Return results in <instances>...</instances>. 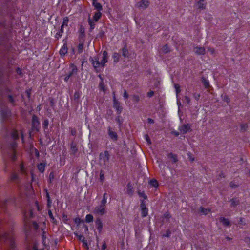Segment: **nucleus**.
Here are the masks:
<instances>
[{"mask_svg":"<svg viewBox=\"0 0 250 250\" xmlns=\"http://www.w3.org/2000/svg\"><path fill=\"white\" fill-rule=\"evenodd\" d=\"M202 83L206 88L208 89L209 90V88H211L208 79H202Z\"/></svg>","mask_w":250,"mask_h":250,"instance_id":"obj_34","label":"nucleus"},{"mask_svg":"<svg viewBox=\"0 0 250 250\" xmlns=\"http://www.w3.org/2000/svg\"><path fill=\"white\" fill-rule=\"evenodd\" d=\"M99 89L101 91H103L104 93H105L106 91V87L104 84V83L103 82V79H101V82L99 83Z\"/></svg>","mask_w":250,"mask_h":250,"instance_id":"obj_24","label":"nucleus"},{"mask_svg":"<svg viewBox=\"0 0 250 250\" xmlns=\"http://www.w3.org/2000/svg\"><path fill=\"white\" fill-rule=\"evenodd\" d=\"M171 234V231L169 229H167L166 233L163 235V237H169Z\"/></svg>","mask_w":250,"mask_h":250,"instance_id":"obj_55","label":"nucleus"},{"mask_svg":"<svg viewBox=\"0 0 250 250\" xmlns=\"http://www.w3.org/2000/svg\"><path fill=\"white\" fill-rule=\"evenodd\" d=\"M149 184L154 188H157L159 186L158 181L154 179H153L149 181Z\"/></svg>","mask_w":250,"mask_h":250,"instance_id":"obj_35","label":"nucleus"},{"mask_svg":"<svg viewBox=\"0 0 250 250\" xmlns=\"http://www.w3.org/2000/svg\"><path fill=\"white\" fill-rule=\"evenodd\" d=\"M32 129L36 131H39L40 129V123L38 117L36 115H33L32 116Z\"/></svg>","mask_w":250,"mask_h":250,"instance_id":"obj_5","label":"nucleus"},{"mask_svg":"<svg viewBox=\"0 0 250 250\" xmlns=\"http://www.w3.org/2000/svg\"><path fill=\"white\" fill-rule=\"evenodd\" d=\"M11 181L15 183H18L19 182V178L17 173L13 172L11 173L10 177Z\"/></svg>","mask_w":250,"mask_h":250,"instance_id":"obj_17","label":"nucleus"},{"mask_svg":"<svg viewBox=\"0 0 250 250\" xmlns=\"http://www.w3.org/2000/svg\"><path fill=\"white\" fill-rule=\"evenodd\" d=\"M161 51L164 54H167V53L169 52L170 51V50L169 48V47H168L167 45L165 44L161 48Z\"/></svg>","mask_w":250,"mask_h":250,"instance_id":"obj_31","label":"nucleus"},{"mask_svg":"<svg viewBox=\"0 0 250 250\" xmlns=\"http://www.w3.org/2000/svg\"><path fill=\"white\" fill-rule=\"evenodd\" d=\"M105 206L100 204L96 207L94 209V213L98 215H103L106 213Z\"/></svg>","mask_w":250,"mask_h":250,"instance_id":"obj_7","label":"nucleus"},{"mask_svg":"<svg viewBox=\"0 0 250 250\" xmlns=\"http://www.w3.org/2000/svg\"><path fill=\"white\" fill-rule=\"evenodd\" d=\"M50 105L51 107L54 108V99L52 98H49Z\"/></svg>","mask_w":250,"mask_h":250,"instance_id":"obj_59","label":"nucleus"},{"mask_svg":"<svg viewBox=\"0 0 250 250\" xmlns=\"http://www.w3.org/2000/svg\"><path fill=\"white\" fill-rule=\"evenodd\" d=\"M122 55L125 58L128 56V51L127 49L126 45H125L124 47L122 49Z\"/></svg>","mask_w":250,"mask_h":250,"instance_id":"obj_36","label":"nucleus"},{"mask_svg":"<svg viewBox=\"0 0 250 250\" xmlns=\"http://www.w3.org/2000/svg\"><path fill=\"white\" fill-rule=\"evenodd\" d=\"M200 211L204 215H207L210 211V210L209 209L205 208L203 207H201L200 208Z\"/></svg>","mask_w":250,"mask_h":250,"instance_id":"obj_39","label":"nucleus"},{"mask_svg":"<svg viewBox=\"0 0 250 250\" xmlns=\"http://www.w3.org/2000/svg\"><path fill=\"white\" fill-rule=\"evenodd\" d=\"M154 95V92L153 91H150L147 93V96L148 98H151Z\"/></svg>","mask_w":250,"mask_h":250,"instance_id":"obj_62","label":"nucleus"},{"mask_svg":"<svg viewBox=\"0 0 250 250\" xmlns=\"http://www.w3.org/2000/svg\"><path fill=\"white\" fill-rule=\"evenodd\" d=\"M102 16V13L101 11H97L95 13L94 15L93 16V20L97 22L98 20L101 18Z\"/></svg>","mask_w":250,"mask_h":250,"instance_id":"obj_27","label":"nucleus"},{"mask_svg":"<svg viewBox=\"0 0 250 250\" xmlns=\"http://www.w3.org/2000/svg\"><path fill=\"white\" fill-rule=\"evenodd\" d=\"M108 134L110 138L114 141H116L118 140V135L116 132L111 130V127H108Z\"/></svg>","mask_w":250,"mask_h":250,"instance_id":"obj_10","label":"nucleus"},{"mask_svg":"<svg viewBox=\"0 0 250 250\" xmlns=\"http://www.w3.org/2000/svg\"><path fill=\"white\" fill-rule=\"evenodd\" d=\"M11 159L13 161H15L16 159V152L13 150L12 151V154H11Z\"/></svg>","mask_w":250,"mask_h":250,"instance_id":"obj_57","label":"nucleus"},{"mask_svg":"<svg viewBox=\"0 0 250 250\" xmlns=\"http://www.w3.org/2000/svg\"><path fill=\"white\" fill-rule=\"evenodd\" d=\"M109 158L110 154L107 150H105L104 153H101L100 154V160L101 162H103V164L105 166L108 164Z\"/></svg>","mask_w":250,"mask_h":250,"instance_id":"obj_6","label":"nucleus"},{"mask_svg":"<svg viewBox=\"0 0 250 250\" xmlns=\"http://www.w3.org/2000/svg\"><path fill=\"white\" fill-rule=\"evenodd\" d=\"M92 5L94 7V8L97 10V11H101L103 10V7L101 3L97 2L96 1H92Z\"/></svg>","mask_w":250,"mask_h":250,"instance_id":"obj_19","label":"nucleus"},{"mask_svg":"<svg viewBox=\"0 0 250 250\" xmlns=\"http://www.w3.org/2000/svg\"><path fill=\"white\" fill-rule=\"evenodd\" d=\"M149 2L146 0H142L138 3V6L143 9H146L149 6Z\"/></svg>","mask_w":250,"mask_h":250,"instance_id":"obj_12","label":"nucleus"},{"mask_svg":"<svg viewBox=\"0 0 250 250\" xmlns=\"http://www.w3.org/2000/svg\"><path fill=\"white\" fill-rule=\"evenodd\" d=\"M25 92H26V94L28 98L30 100V97H31V89H28Z\"/></svg>","mask_w":250,"mask_h":250,"instance_id":"obj_63","label":"nucleus"},{"mask_svg":"<svg viewBox=\"0 0 250 250\" xmlns=\"http://www.w3.org/2000/svg\"><path fill=\"white\" fill-rule=\"evenodd\" d=\"M138 194L140 197H143L144 199H146L147 198V196L145 195L144 192H141L140 191H138Z\"/></svg>","mask_w":250,"mask_h":250,"instance_id":"obj_56","label":"nucleus"},{"mask_svg":"<svg viewBox=\"0 0 250 250\" xmlns=\"http://www.w3.org/2000/svg\"><path fill=\"white\" fill-rule=\"evenodd\" d=\"M3 14H11L13 11L15 10V3L12 1H6L3 7Z\"/></svg>","mask_w":250,"mask_h":250,"instance_id":"obj_3","label":"nucleus"},{"mask_svg":"<svg viewBox=\"0 0 250 250\" xmlns=\"http://www.w3.org/2000/svg\"><path fill=\"white\" fill-rule=\"evenodd\" d=\"M69 71L68 75L65 78H69L70 77H75L76 76L78 69L76 65L73 64H71L69 67Z\"/></svg>","mask_w":250,"mask_h":250,"instance_id":"obj_8","label":"nucleus"},{"mask_svg":"<svg viewBox=\"0 0 250 250\" xmlns=\"http://www.w3.org/2000/svg\"><path fill=\"white\" fill-rule=\"evenodd\" d=\"M84 40L85 39L79 40L80 43L78 46V53L79 54H81L83 52Z\"/></svg>","mask_w":250,"mask_h":250,"instance_id":"obj_20","label":"nucleus"},{"mask_svg":"<svg viewBox=\"0 0 250 250\" xmlns=\"http://www.w3.org/2000/svg\"><path fill=\"white\" fill-rule=\"evenodd\" d=\"M74 222L76 224H77V226H79L81 223H83V220H82L81 218L77 217L74 219Z\"/></svg>","mask_w":250,"mask_h":250,"instance_id":"obj_49","label":"nucleus"},{"mask_svg":"<svg viewBox=\"0 0 250 250\" xmlns=\"http://www.w3.org/2000/svg\"><path fill=\"white\" fill-rule=\"evenodd\" d=\"M203 1L200 0L197 2V5L200 9H205L206 8V5L202 2Z\"/></svg>","mask_w":250,"mask_h":250,"instance_id":"obj_37","label":"nucleus"},{"mask_svg":"<svg viewBox=\"0 0 250 250\" xmlns=\"http://www.w3.org/2000/svg\"><path fill=\"white\" fill-rule=\"evenodd\" d=\"M231 206L232 207H236L239 204L240 201L237 198H233L230 200Z\"/></svg>","mask_w":250,"mask_h":250,"instance_id":"obj_26","label":"nucleus"},{"mask_svg":"<svg viewBox=\"0 0 250 250\" xmlns=\"http://www.w3.org/2000/svg\"><path fill=\"white\" fill-rule=\"evenodd\" d=\"M127 187V192L128 194L129 195H132L133 194L134 190L133 188L131 185L130 183H128L126 186Z\"/></svg>","mask_w":250,"mask_h":250,"instance_id":"obj_23","label":"nucleus"},{"mask_svg":"<svg viewBox=\"0 0 250 250\" xmlns=\"http://www.w3.org/2000/svg\"><path fill=\"white\" fill-rule=\"evenodd\" d=\"M18 95V92L16 93L15 91L8 88L6 89V97H7L9 102L13 106H15L16 105L15 99Z\"/></svg>","mask_w":250,"mask_h":250,"instance_id":"obj_4","label":"nucleus"},{"mask_svg":"<svg viewBox=\"0 0 250 250\" xmlns=\"http://www.w3.org/2000/svg\"><path fill=\"white\" fill-rule=\"evenodd\" d=\"M1 114L3 118H6L9 115L10 111L7 108H2L0 110Z\"/></svg>","mask_w":250,"mask_h":250,"instance_id":"obj_18","label":"nucleus"},{"mask_svg":"<svg viewBox=\"0 0 250 250\" xmlns=\"http://www.w3.org/2000/svg\"><path fill=\"white\" fill-rule=\"evenodd\" d=\"M120 55L118 53H114L113 55V58L114 59V62L117 63L119 61V57Z\"/></svg>","mask_w":250,"mask_h":250,"instance_id":"obj_43","label":"nucleus"},{"mask_svg":"<svg viewBox=\"0 0 250 250\" xmlns=\"http://www.w3.org/2000/svg\"><path fill=\"white\" fill-rule=\"evenodd\" d=\"M88 22L90 25V28H89V32H92V31L93 30V29L95 27V23L93 22V21L90 19V16H89L88 19Z\"/></svg>","mask_w":250,"mask_h":250,"instance_id":"obj_29","label":"nucleus"},{"mask_svg":"<svg viewBox=\"0 0 250 250\" xmlns=\"http://www.w3.org/2000/svg\"><path fill=\"white\" fill-rule=\"evenodd\" d=\"M107 198H108L107 194L106 193H104L103 195V199H102V201H101L100 204H101L103 205H104L105 206L106 203L107 202Z\"/></svg>","mask_w":250,"mask_h":250,"instance_id":"obj_33","label":"nucleus"},{"mask_svg":"<svg viewBox=\"0 0 250 250\" xmlns=\"http://www.w3.org/2000/svg\"><path fill=\"white\" fill-rule=\"evenodd\" d=\"M174 88L176 90V94L178 95L181 91L180 86L179 84L174 83Z\"/></svg>","mask_w":250,"mask_h":250,"instance_id":"obj_47","label":"nucleus"},{"mask_svg":"<svg viewBox=\"0 0 250 250\" xmlns=\"http://www.w3.org/2000/svg\"><path fill=\"white\" fill-rule=\"evenodd\" d=\"M85 221L87 223H90L93 221V217L91 214H88L85 217Z\"/></svg>","mask_w":250,"mask_h":250,"instance_id":"obj_42","label":"nucleus"},{"mask_svg":"<svg viewBox=\"0 0 250 250\" xmlns=\"http://www.w3.org/2000/svg\"><path fill=\"white\" fill-rule=\"evenodd\" d=\"M145 138H146V140L147 141V143L148 144H151V140H150L149 137L148 136V135L147 134L145 135Z\"/></svg>","mask_w":250,"mask_h":250,"instance_id":"obj_64","label":"nucleus"},{"mask_svg":"<svg viewBox=\"0 0 250 250\" xmlns=\"http://www.w3.org/2000/svg\"><path fill=\"white\" fill-rule=\"evenodd\" d=\"M48 124L49 121L48 119L44 120L42 124V126L44 130H45L48 128Z\"/></svg>","mask_w":250,"mask_h":250,"instance_id":"obj_46","label":"nucleus"},{"mask_svg":"<svg viewBox=\"0 0 250 250\" xmlns=\"http://www.w3.org/2000/svg\"><path fill=\"white\" fill-rule=\"evenodd\" d=\"M80 35H79V40L85 39V29L84 28L81 26L80 29Z\"/></svg>","mask_w":250,"mask_h":250,"instance_id":"obj_22","label":"nucleus"},{"mask_svg":"<svg viewBox=\"0 0 250 250\" xmlns=\"http://www.w3.org/2000/svg\"><path fill=\"white\" fill-rule=\"evenodd\" d=\"M48 215H49V217L50 218V219H51L52 222L53 223L57 224V220L53 217V214L50 210H48Z\"/></svg>","mask_w":250,"mask_h":250,"instance_id":"obj_44","label":"nucleus"},{"mask_svg":"<svg viewBox=\"0 0 250 250\" xmlns=\"http://www.w3.org/2000/svg\"><path fill=\"white\" fill-rule=\"evenodd\" d=\"M219 220L220 222L225 226H230L231 225L230 221L227 218L221 217Z\"/></svg>","mask_w":250,"mask_h":250,"instance_id":"obj_21","label":"nucleus"},{"mask_svg":"<svg viewBox=\"0 0 250 250\" xmlns=\"http://www.w3.org/2000/svg\"><path fill=\"white\" fill-rule=\"evenodd\" d=\"M68 48L67 43H64L60 50V54L62 57H63L67 53Z\"/></svg>","mask_w":250,"mask_h":250,"instance_id":"obj_14","label":"nucleus"},{"mask_svg":"<svg viewBox=\"0 0 250 250\" xmlns=\"http://www.w3.org/2000/svg\"><path fill=\"white\" fill-rule=\"evenodd\" d=\"M146 201H144V200H142L141 201V205H140V207L141 208H146Z\"/></svg>","mask_w":250,"mask_h":250,"instance_id":"obj_54","label":"nucleus"},{"mask_svg":"<svg viewBox=\"0 0 250 250\" xmlns=\"http://www.w3.org/2000/svg\"><path fill=\"white\" fill-rule=\"evenodd\" d=\"M8 41L7 33H4L0 36V48L3 47L0 52V78L16 76L17 75L22 77V70L15 62L16 54Z\"/></svg>","mask_w":250,"mask_h":250,"instance_id":"obj_1","label":"nucleus"},{"mask_svg":"<svg viewBox=\"0 0 250 250\" xmlns=\"http://www.w3.org/2000/svg\"><path fill=\"white\" fill-rule=\"evenodd\" d=\"M94 60L91 57L89 58L90 62L92 63L95 70L98 71L100 68H104L105 63L108 61V53L106 51H104L103 53V58L101 62H99L98 58H95Z\"/></svg>","mask_w":250,"mask_h":250,"instance_id":"obj_2","label":"nucleus"},{"mask_svg":"<svg viewBox=\"0 0 250 250\" xmlns=\"http://www.w3.org/2000/svg\"><path fill=\"white\" fill-rule=\"evenodd\" d=\"M11 136L14 140H16L19 139L18 131L16 130L12 131L11 134Z\"/></svg>","mask_w":250,"mask_h":250,"instance_id":"obj_32","label":"nucleus"},{"mask_svg":"<svg viewBox=\"0 0 250 250\" xmlns=\"http://www.w3.org/2000/svg\"><path fill=\"white\" fill-rule=\"evenodd\" d=\"M54 175L53 172H50L49 175V182L51 183L52 180L54 179Z\"/></svg>","mask_w":250,"mask_h":250,"instance_id":"obj_60","label":"nucleus"},{"mask_svg":"<svg viewBox=\"0 0 250 250\" xmlns=\"http://www.w3.org/2000/svg\"><path fill=\"white\" fill-rule=\"evenodd\" d=\"M95 225L99 232H101L103 229V223L100 218H97L95 221Z\"/></svg>","mask_w":250,"mask_h":250,"instance_id":"obj_15","label":"nucleus"},{"mask_svg":"<svg viewBox=\"0 0 250 250\" xmlns=\"http://www.w3.org/2000/svg\"><path fill=\"white\" fill-rule=\"evenodd\" d=\"M238 224L239 225H243V226H245V225H246V223L245 222V219L243 218H240Z\"/></svg>","mask_w":250,"mask_h":250,"instance_id":"obj_58","label":"nucleus"},{"mask_svg":"<svg viewBox=\"0 0 250 250\" xmlns=\"http://www.w3.org/2000/svg\"><path fill=\"white\" fill-rule=\"evenodd\" d=\"M63 33V26H61V28L59 32L57 33L55 35V38L57 40H58L60 37H61L62 35V34Z\"/></svg>","mask_w":250,"mask_h":250,"instance_id":"obj_38","label":"nucleus"},{"mask_svg":"<svg viewBox=\"0 0 250 250\" xmlns=\"http://www.w3.org/2000/svg\"><path fill=\"white\" fill-rule=\"evenodd\" d=\"M230 187L232 188H238V185L233 182L230 183Z\"/></svg>","mask_w":250,"mask_h":250,"instance_id":"obj_61","label":"nucleus"},{"mask_svg":"<svg viewBox=\"0 0 250 250\" xmlns=\"http://www.w3.org/2000/svg\"><path fill=\"white\" fill-rule=\"evenodd\" d=\"M248 127L247 124H243L241 125L240 131L245 132Z\"/></svg>","mask_w":250,"mask_h":250,"instance_id":"obj_45","label":"nucleus"},{"mask_svg":"<svg viewBox=\"0 0 250 250\" xmlns=\"http://www.w3.org/2000/svg\"><path fill=\"white\" fill-rule=\"evenodd\" d=\"M68 22V18L67 17L64 18L63 19V23H62V25L61 26H63V28H64V26L65 25L67 26Z\"/></svg>","mask_w":250,"mask_h":250,"instance_id":"obj_53","label":"nucleus"},{"mask_svg":"<svg viewBox=\"0 0 250 250\" xmlns=\"http://www.w3.org/2000/svg\"><path fill=\"white\" fill-rule=\"evenodd\" d=\"M113 107L116 109L118 114H120L121 113L123 110V107L120 105V103L117 100H114V103H113Z\"/></svg>","mask_w":250,"mask_h":250,"instance_id":"obj_11","label":"nucleus"},{"mask_svg":"<svg viewBox=\"0 0 250 250\" xmlns=\"http://www.w3.org/2000/svg\"><path fill=\"white\" fill-rule=\"evenodd\" d=\"M77 151H78V147H77V143L73 141L71 143V146H70L71 153L73 155H75L76 154V153L77 152Z\"/></svg>","mask_w":250,"mask_h":250,"instance_id":"obj_13","label":"nucleus"},{"mask_svg":"<svg viewBox=\"0 0 250 250\" xmlns=\"http://www.w3.org/2000/svg\"><path fill=\"white\" fill-rule=\"evenodd\" d=\"M223 101L226 102L228 104H229L230 102V98L227 95H224L222 97Z\"/></svg>","mask_w":250,"mask_h":250,"instance_id":"obj_52","label":"nucleus"},{"mask_svg":"<svg viewBox=\"0 0 250 250\" xmlns=\"http://www.w3.org/2000/svg\"><path fill=\"white\" fill-rule=\"evenodd\" d=\"M80 97V93L78 91H76L74 95V100L78 102Z\"/></svg>","mask_w":250,"mask_h":250,"instance_id":"obj_50","label":"nucleus"},{"mask_svg":"<svg viewBox=\"0 0 250 250\" xmlns=\"http://www.w3.org/2000/svg\"><path fill=\"white\" fill-rule=\"evenodd\" d=\"M74 234L78 237L79 240L82 241L84 244L87 245L86 240H85L84 237L81 234H79L78 232H75Z\"/></svg>","mask_w":250,"mask_h":250,"instance_id":"obj_25","label":"nucleus"},{"mask_svg":"<svg viewBox=\"0 0 250 250\" xmlns=\"http://www.w3.org/2000/svg\"><path fill=\"white\" fill-rule=\"evenodd\" d=\"M148 208H141V216L142 217H145L147 215Z\"/></svg>","mask_w":250,"mask_h":250,"instance_id":"obj_40","label":"nucleus"},{"mask_svg":"<svg viewBox=\"0 0 250 250\" xmlns=\"http://www.w3.org/2000/svg\"><path fill=\"white\" fill-rule=\"evenodd\" d=\"M190 128L191 125L190 124H184L179 126V130L180 131L181 133L185 134L187 132L190 131Z\"/></svg>","mask_w":250,"mask_h":250,"instance_id":"obj_9","label":"nucleus"},{"mask_svg":"<svg viewBox=\"0 0 250 250\" xmlns=\"http://www.w3.org/2000/svg\"><path fill=\"white\" fill-rule=\"evenodd\" d=\"M194 51L198 55H204L205 54V49L204 47H196L194 48Z\"/></svg>","mask_w":250,"mask_h":250,"instance_id":"obj_16","label":"nucleus"},{"mask_svg":"<svg viewBox=\"0 0 250 250\" xmlns=\"http://www.w3.org/2000/svg\"><path fill=\"white\" fill-rule=\"evenodd\" d=\"M167 156L168 158L172 159V163H174L178 161L177 156L176 154L172 153L168 154Z\"/></svg>","mask_w":250,"mask_h":250,"instance_id":"obj_28","label":"nucleus"},{"mask_svg":"<svg viewBox=\"0 0 250 250\" xmlns=\"http://www.w3.org/2000/svg\"><path fill=\"white\" fill-rule=\"evenodd\" d=\"M132 100L133 102L137 103L140 101V97L138 95H134L132 96Z\"/></svg>","mask_w":250,"mask_h":250,"instance_id":"obj_48","label":"nucleus"},{"mask_svg":"<svg viewBox=\"0 0 250 250\" xmlns=\"http://www.w3.org/2000/svg\"><path fill=\"white\" fill-rule=\"evenodd\" d=\"M38 168L41 172H43L45 169V164L43 163H40L38 165Z\"/></svg>","mask_w":250,"mask_h":250,"instance_id":"obj_41","label":"nucleus"},{"mask_svg":"<svg viewBox=\"0 0 250 250\" xmlns=\"http://www.w3.org/2000/svg\"><path fill=\"white\" fill-rule=\"evenodd\" d=\"M115 120L120 126L123 123V119H121V117L120 116H118L116 118Z\"/></svg>","mask_w":250,"mask_h":250,"instance_id":"obj_51","label":"nucleus"},{"mask_svg":"<svg viewBox=\"0 0 250 250\" xmlns=\"http://www.w3.org/2000/svg\"><path fill=\"white\" fill-rule=\"evenodd\" d=\"M45 191L46 192V197L47 198V206L48 208H50L51 206V200L50 199V197L47 190L45 189Z\"/></svg>","mask_w":250,"mask_h":250,"instance_id":"obj_30","label":"nucleus"}]
</instances>
